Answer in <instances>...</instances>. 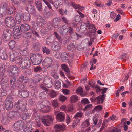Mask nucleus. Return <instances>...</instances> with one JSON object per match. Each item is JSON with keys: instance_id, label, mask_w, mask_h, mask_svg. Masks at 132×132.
<instances>
[{"instance_id": "nucleus-1", "label": "nucleus", "mask_w": 132, "mask_h": 132, "mask_svg": "<svg viewBox=\"0 0 132 132\" xmlns=\"http://www.w3.org/2000/svg\"><path fill=\"white\" fill-rule=\"evenodd\" d=\"M16 63L18 64L20 69H24L30 67L31 62L28 57H18L16 60Z\"/></svg>"}, {"instance_id": "nucleus-2", "label": "nucleus", "mask_w": 132, "mask_h": 132, "mask_svg": "<svg viewBox=\"0 0 132 132\" xmlns=\"http://www.w3.org/2000/svg\"><path fill=\"white\" fill-rule=\"evenodd\" d=\"M30 57L33 65H37L41 63L42 56L40 54L31 53L30 55Z\"/></svg>"}, {"instance_id": "nucleus-3", "label": "nucleus", "mask_w": 132, "mask_h": 132, "mask_svg": "<svg viewBox=\"0 0 132 132\" xmlns=\"http://www.w3.org/2000/svg\"><path fill=\"white\" fill-rule=\"evenodd\" d=\"M27 102L24 99L19 100L15 103L16 108L22 111L27 110Z\"/></svg>"}, {"instance_id": "nucleus-4", "label": "nucleus", "mask_w": 132, "mask_h": 132, "mask_svg": "<svg viewBox=\"0 0 132 132\" xmlns=\"http://www.w3.org/2000/svg\"><path fill=\"white\" fill-rule=\"evenodd\" d=\"M19 71L18 67L16 65L11 66L10 70L8 71L9 75L10 76H16L18 75Z\"/></svg>"}, {"instance_id": "nucleus-5", "label": "nucleus", "mask_w": 132, "mask_h": 132, "mask_svg": "<svg viewBox=\"0 0 132 132\" xmlns=\"http://www.w3.org/2000/svg\"><path fill=\"white\" fill-rule=\"evenodd\" d=\"M5 21V23L8 27L12 28L15 25L16 23L15 19L12 16L6 17Z\"/></svg>"}, {"instance_id": "nucleus-6", "label": "nucleus", "mask_w": 132, "mask_h": 132, "mask_svg": "<svg viewBox=\"0 0 132 132\" xmlns=\"http://www.w3.org/2000/svg\"><path fill=\"white\" fill-rule=\"evenodd\" d=\"M13 98L11 96H8L5 101L6 108L8 110H11L13 107Z\"/></svg>"}, {"instance_id": "nucleus-7", "label": "nucleus", "mask_w": 132, "mask_h": 132, "mask_svg": "<svg viewBox=\"0 0 132 132\" xmlns=\"http://www.w3.org/2000/svg\"><path fill=\"white\" fill-rule=\"evenodd\" d=\"M23 123V120H19L17 121L13 125V130L17 132L20 131L21 128H22Z\"/></svg>"}, {"instance_id": "nucleus-8", "label": "nucleus", "mask_w": 132, "mask_h": 132, "mask_svg": "<svg viewBox=\"0 0 132 132\" xmlns=\"http://www.w3.org/2000/svg\"><path fill=\"white\" fill-rule=\"evenodd\" d=\"M11 35L12 32L11 31L7 29L4 31L2 37L4 40L7 41L11 38Z\"/></svg>"}, {"instance_id": "nucleus-9", "label": "nucleus", "mask_w": 132, "mask_h": 132, "mask_svg": "<svg viewBox=\"0 0 132 132\" xmlns=\"http://www.w3.org/2000/svg\"><path fill=\"white\" fill-rule=\"evenodd\" d=\"M18 52L15 50H13L10 53V60L12 62L15 61L17 59L18 57H18Z\"/></svg>"}, {"instance_id": "nucleus-10", "label": "nucleus", "mask_w": 132, "mask_h": 132, "mask_svg": "<svg viewBox=\"0 0 132 132\" xmlns=\"http://www.w3.org/2000/svg\"><path fill=\"white\" fill-rule=\"evenodd\" d=\"M59 32L60 34L63 35H68L69 33V27L65 25L61 26Z\"/></svg>"}, {"instance_id": "nucleus-11", "label": "nucleus", "mask_w": 132, "mask_h": 132, "mask_svg": "<svg viewBox=\"0 0 132 132\" xmlns=\"http://www.w3.org/2000/svg\"><path fill=\"white\" fill-rule=\"evenodd\" d=\"M26 10L30 13L36 16L37 13L34 6L30 4L28 5L26 8Z\"/></svg>"}, {"instance_id": "nucleus-12", "label": "nucleus", "mask_w": 132, "mask_h": 132, "mask_svg": "<svg viewBox=\"0 0 132 132\" xmlns=\"http://www.w3.org/2000/svg\"><path fill=\"white\" fill-rule=\"evenodd\" d=\"M6 50L4 48H0V57L3 60H6L8 59Z\"/></svg>"}, {"instance_id": "nucleus-13", "label": "nucleus", "mask_w": 132, "mask_h": 132, "mask_svg": "<svg viewBox=\"0 0 132 132\" xmlns=\"http://www.w3.org/2000/svg\"><path fill=\"white\" fill-rule=\"evenodd\" d=\"M1 122L3 125H7L9 122V119L7 114L6 113H3L2 116Z\"/></svg>"}, {"instance_id": "nucleus-14", "label": "nucleus", "mask_w": 132, "mask_h": 132, "mask_svg": "<svg viewBox=\"0 0 132 132\" xmlns=\"http://www.w3.org/2000/svg\"><path fill=\"white\" fill-rule=\"evenodd\" d=\"M21 30L23 32L29 31L30 29V26L27 24H21L20 25Z\"/></svg>"}, {"instance_id": "nucleus-15", "label": "nucleus", "mask_w": 132, "mask_h": 132, "mask_svg": "<svg viewBox=\"0 0 132 132\" xmlns=\"http://www.w3.org/2000/svg\"><path fill=\"white\" fill-rule=\"evenodd\" d=\"M10 80L11 88L13 89L16 88L18 85L16 78L15 77H12L10 79Z\"/></svg>"}, {"instance_id": "nucleus-16", "label": "nucleus", "mask_w": 132, "mask_h": 132, "mask_svg": "<svg viewBox=\"0 0 132 132\" xmlns=\"http://www.w3.org/2000/svg\"><path fill=\"white\" fill-rule=\"evenodd\" d=\"M65 127L64 124H62V125L56 124L54 126V128L55 130L60 132L64 131L65 129Z\"/></svg>"}, {"instance_id": "nucleus-17", "label": "nucleus", "mask_w": 132, "mask_h": 132, "mask_svg": "<svg viewBox=\"0 0 132 132\" xmlns=\"http://www.w3.org/2000/svg\"><path fill=\"white\" fill-rule=\"evenodd\" d=\"M7 6L5 4H3L0 7V16H3L6 13L7 11Z\"/></svg>"}, {"instance_id": "nucleus-18", "label": "nucleus", "mask_w": 132, "mask_h": 132, "mask_svg": "<svg viewBox=\"0 0 132 132\" xmlns=\"http://www.w3.org/2000/svg\"><path fill=\"white\" fill-rule=\"evenodd\" d=\"M65 118V114L63 112H60L56 116L57 120L62 122L64 121Z\"/></svg>"}, {"instance_id": "nucleus-19", "label": "nucleus", "mask_w": 132, "mask_h": 132, "mask_svg": "<svg viewBox=\"0 0 132 132\" xmlns=\"http://www.w3.org/2000/svg\"><path fill=\"white\" fill-rule=\"evenodd\" d=\"M42 121L45 125L48 126L50 125V116L48 115L42 118Z\"/></svg>"}, {"instance_id": "nucleus-20", "label": "nucleus", "mask_w": 132, "mask_h": 132, "mask_svg": "<svg viewBox=\"0 0 132 132\" xmlns=\"http://www.w3.org/2000/svg\"><path fill=\"white\" fill-rule=\"evenodd\" d=\"M61 46L57 42H54L52 44V48L53 50L57 51L60 49Z\"/></svg>"}, {"instance_id": "nucleus-21", "label": "nucleus", "mask_w": 132, "mask_h": 132, "mask_svg": "<svg viewBox=\"0 0 132 132\" xmlns=\"http://www.w3.org/2000/svg\"><path fill=\"white\" fill-rule=\"evenodd\" d=\"M29 91H19L18 94L19 96L25 98L28 97L29 95Z\"/></svg>"}, {"instance_id": "nucleus-22", "label": "nucleus", "mask_w": 132, "mask_h": 132, "mask_svg": "<svg viewBox=\"0 0 132 132\" xmlns=\"http://www.w3.org/2000/svg\"><path fill=\"white\" fill-rule=\"evenodd\" d=\"M23 123L22 128L24 132H31L32 131L33 129L27 126L24 121Z\"/></svg>"}, {"instance_id": "nucleus-23", "label": "nucleus", "mask_w": 132, "mask_h": 132, "mask_svg": "<svg viewBox=\"0 0 132 132\" xmlns=\"http://www.w3.org/2000/svg\"><path fill=\"white\" fill-rule=\"evenodd\" d=\"M105 95L102 94L95 98L96 102L97 104H99L100 102L103 103L104 99L105 97Z\"/></svg>"}, {"instance_id": "nucleus-24", "label": "nucleus", "mask_w": 132, "mask_h": 132, "mask_svg": "<svg viewBox=\"0 0 132 132\" xmlns=\"http://www.w3.org/2000/svg\"><path fill=\"white\" fill-rule=\"evenodd\" d=\"M33 48L36 51H39L41 47L40 43L38 42L33 43Z\"/></svg>"}, {"instance_id": "nucleus-25", "label": "nucleus", "mask_w": 132, "mask_h": 132, "mask_svg": "<svg viewBox=\"0 0 132 132\" xmlns=\"http://www.w3.org/2000/svg\"><path fill=\"white\" fill-rule=\"evenodd\" d=\"M23 19L24 21H29L31 19V15L29 13H25L23 15Z\"/></svg>"}, {"instance_id": "nucleus-26", "label": "nucleus", "mask_w": 132, "mask_h": 132, "mask_svg": "<svg viewBox=\"0 0 132 132\" xmlns=\"http://www.w3.org/2000/svg\"><path fill=\"white\" fill-rule=\"evenodd\" d=\"M4 85L2 86V88L0 89V96L2 97L6 95L7 94L6 91L4 89Z\"/></svg>"}, {"instance_id": "nucleus-27", "label": "nucleus", "mask_w": 132, "mask_h": 132, "mask_svg": "<svg viewBox=\"0 0 132 132\" xmlns=\"http://www.w3.org/2000/svg\"><path fill=\"white\" fill-rule=\"evenodd\" d=\"M30 116L31 114L30 113H23L21 114V117L23 120H25L29 119Z\"/></svg>"}, {"instance_id": "nucleus-28", "label": "nucleus", "mask_w": 132, "mask_h": 132, "mask_svg": "<svg viewBox=\"0 0 132 132\" xmlns=\"http://www.w3.org/2000/svg\"><path fill=\"white\" fill-rule=\"evenodd\" d=\"M40 86L45 91L42 92L40 93L39 96H40V95H44L46 92V93H47L48 95H49V93H50V91L48 90L47 88L44 86L42 84L40 85Z\"/></svg>"}, {"instance_id": "nucleus-29", "label": "nucleus", "mask_w": 132, "mask_h": 132, "mask_svg": "<svg viewBox=\"0 0 132 132\" xmlns=\"http://www.w3.org/2000/svg\"><path fill=\"white\" fill-rule=\"evenodd\" d=\"M35 78L36 80L35 81V82L36 83L39 82L41 80L43 79V77L42 76L39 74H37L35 76Z\"/></svg>"}, {"instance_id": "nucleus-30", "label": "nucleus", "mask_w": 132, "mask_h": 132, "mask_svg": "<svg viewBox=\"0 0 132 132\" xmlns=\"http://www.w3.org/2000/svg\"><path fill=\"white\" fill-rule=\"evenodd\" d=\"M44 64L45 65V68H48L50 67V58H46L44 61Z\"/></svg>"}, {"instance_id": "nucleus-31", "label": "nucleus", "mask_w": 132, "mask_h": 132, "mask_svg": "<svg viewBox=\"0 0 132 132\" xmlns=\"http://www.w3.org/2000/svg\"><path fill=\"white\" fill-rule=\"evenodd\" d=\"M89 119H87L83 122L81 126L82 127L84 128L88 127L89 125Z\"/></svg>"}, {"instance_id": "nucleus-32", "label": "nucleus", "mask_w": 132, "mask_h": 132, "mask_svg": "<svg viewBox=\"0 0 132 132\" xmlns=\"http://www.w3.org/2000/svg\"><path fill=\"white\" fill-rule=\"evenodd\" d=\"M67 49L69 51H73L75 50V47L74 44L73 43H71L68 45Z\"/></svg>"}, {"instance_id": "nucleus-33", "label": "nucleus", "mask_w": 132, "mask_h": 132, "mask_svg": "<svg viewBox=\"0 0 132 132\" xmlns=\"http://www.w3.org/2000/svg\"><path fill=\"white\" fill-rule=\"evenodd\" d=\"M68 57V55L66 53L64 52L62 54L61 57L63 62L66 61L67 60Z\"/></svg>"}, {"instance_id": "nucleus-34", "label": "nucleus", "mask_w": 132, "mask_h": 132, "mask_svg": "<svg viewBox=\"0 0 132 132\" xmlns=\"http://www.w3.org/2000/svg\"><path fill=\"white\" fill-rule=\"evenodd\" d=\"M19 80L20 82H22L23 83H26L27 81V79H26V77H24V76H19Z\"/></svg>"}, {"instance_id": "nucleus-35", "label": "nucleus", "mask_w": 132, "mask_h": 132, "mask_svg": "<svg viewBox=\"0 0 132 132\" xmlns=\"http://www.w3.org/2000/svg\"><path fill=\"white\" fill-rule=\"evenodd\" d=\"M15 42L14 40H11L9 43V46L11 49L14 48L15 47Z\"/></svg>"}, {"instance_id": "nucleus-36", "label": "nucleus", "mask_w": 132, "mask_h": 132, "mask_svg": "<svg viewBox=\"0 0 132 132\" xmlns=\"http://www.w3.org/2000/svg\"><path fill=\"white\" fill-rule=\"evenodd\" d=\"M35 4L37 9L39 11H41L42 8L41 2L40 1H38L36 2Z\"/></svg>"}, {"instance_id": "nucleus-37", "label": "nucleus", "mask_w": 132, "mask_h": 132, "mask_svg": "<svg viewBox=\"0 0 132 132\" xmlns=\"http://www.w3.org/2000/svg\"><path fill=\"white\" fill-rule=\"evenodd\" d=\"M59 1H56L53 2L52 0H50V3H51L53 5H54L55 7L57 9L60 7L59 4Z\"/></svg>"}, {"instance_id": "nucleus-38", "label": "nucleus", "mask_w": 132, "mask_h": 132, "mask_svg": "<svg viewBox=\"0 0 132 132\" xmlns=\"http://www.w3.org/2000/svg\"><path fill=\"white\" fill-rule=\"evenodd\" d=\"M15 19L16 21L20 23L22 20L21 14L20 13H17L16 15Z\"/></svg>"}, {"instance_id": "nucleus-39", "label": "nucleus", "mask_w": 132, "mask_h": 132, "mask_svg": "<svg viewBox=\"0 0 132 132\" xmlns=\"http://www.w3.org/2000/svg\"><path fill=\"white\" fill-rule=\"evenodd\" d=\"M32 36L31 33L27 32L23 34V37L27 39H28L31 38Z\"/></svg>"}, {"instance_id": "nucleus-40", "label": "nucleus", "mask_w": 132, "mask_h": 132, "mask_svg": "<svg viewBox=\"0 0 132 132\" xmlns=\"http://www.w3.org/2000/svg\"><path fill=\"white\" fill-rule=\"evenodd\" d=\"M78 97L76 95L72 96L70 98V100L72 102L75 103L78 100Z\"/></svg>"}, {"instance_id": "nucleus-41", "label": "nucleus", "mask_w": 132, "mask_h": 132, "mask_svg": "<svg viewBox=\"0 0 132 132\" xmlns=\"http://www.w3.org/2000/svg\"><path fill=\"white\" fill-rule=\"evenodd\" d=\"M61 67L63 70H64L67 73H69L70 70L67 65L65 64H62L61 65Z\"/></svg>"}, {"instance_id": "nucleus-42", "label": "nucleus", "mask_w": 132, "mask_h": 132, "mask_svg": "<svg viewBox=\"0 0 132 132\" xmlns=\"http://www.w3.org/2000/svg\"><path fill=\"white\" fill-rule=\"evenodd\" d=\"M28 85L31 88H33L34 86V85L36 83L35 82V81L33 79H30L28 82Z\"/></svg>"}, {"instance_id": "nucleus-43", "label": "nucleus", "mask_w": 132, "mask_h": 132, "mask_svg": "<svg viewBox=\"0 0 132 132\" xmlns=\"http://www.w3.org/2000/svg\"><path fill=\"white\" fill-rule=\"evenodd\" d=\"M55 87L56 89H58L61 87V83L58 80H56L54 82Z\"/></svg>"}, {"instance_id": "nucleus-44", "label": "nucleus", "mask_w": 132, "mask_h": 132, "mask_svg": "<svg viewBox=\"0 0 132 132\" xmlns=\"http://www.w3.org/2000/svg\"><path fill=\"white\" fill-rule=\"evenodd\" d=\"M20 31L18 26L15 27L13 29V34L16 35V34L20 33Z\"/></svg>"}, {"instance_id": "nucleus-45", "label": "nucleus", "mask_w": 132, "mask_h": 132, "mask_svg": "<svg viewBox=\"0 0 132 132\" xmlns=\"http://www.w3.org/2000/svg\"><path fill=\"white\" fill-rule=\"evenodd\" d=\"M28 53V50L27 48H25L23 50H21L20 51V54L23 55H27Z\"/></svg>"}, {"instance_id": "nucleus-46", "label": "nucleus", "mask_w": 132, "mask_h": 132, "mask_svg": "<svg viewBox=\"0 0 132 132\" xmlns=\"http://www.w3.org/2000/svg\"><path fill=\"white\" fill-rule=\"evenodd\" d=\"M83 115L81 111H79L77 112L76 114L75 115L74 118H81L82 117Z\"/></svg>"}, {"instance_id": "nucleus-47", "label": "nucleus", "mask_w": 132, "mask_h": 132, "mask_svg": "<svg viewBox=\"0 0 132 132\" xmlns=\"http://www.w3.org/2000/svg\"><path fill=\"white\" fill-rule=\"evenodd\" d=\"M60 18L59 17L54 19L53 21V24H54L57 25L60 22Z\"/></svg>"}, {"instance_id": "nucleus-48", "label": "nucleus", "mask_w": 132, "mask_h": 132, "mask_svg": "<svg viewBox=\"0 0 132 132\" xmlns=\"http://www.w3.org/2000/svg\"><path fill=\"white\" fill-rule=\"evenodd\" d=\"M74 21L77 23H78L81 20V18L79 15H76L74 18Z\"/></svg>"}, {"instance_id": "nucleus-49", "label": "nucleus", "mask_w": 132, "mask_h": 132, "mask_svg": "<svg viewBox=\"0 0 132 132\" xmlns=\"http://www.w3.org/2000/svg\"><path fill=\"white\" fill-rule=\"evenodd\" d=\"M59 98L60 100L62 102H64L67 99L66 97L63 95H60L59 96Z\"/></svg>"}, {"instance_id": "nucleus-50", "label": "nucleus", "mask_w": 132, "mask_h": 132, "mask_svg": "<svg viewBox=\"0 0 132 132\" xmlns=\"http://www.w3.org/2000/svg\"><path fill=\"white\" fill-rule=\"evenodd\" d=\"M43 53H46V54H50V49H48L46 47H44L42 48Z\"/></svg>"}, {"instance_id": "nucleus-51", "label": "nucleus", "mask_w": 132, "mask_h": 132, "mask_svg": "<svg viewBox=\"0 0 132 132\" xmlns=\"http://www.w3.org/2000/svg\"><path fill=\"white\" fill-rule=\"evenodd\" d=\"M72 6L75 9H80V8L79 5H77L74 2H72L71 3Z\"/></svg>"}, {"instance_id": "nucleus-52", "label": "nucleus", "mask_w": 132, "mask_h": 132, "mask_svg": "<svg viewBox=\"0 0 132 132\" xmlns=\"http://www.w3.org/2000/svg\"><path fill=\"white\" fill-rule=\"evenodd\" d=\"M61 20L65 24H68L69 23V20L67 18L64 17L62 16L61 17Z\"/></svg>"}, {"instance_id": "nucleus-53", "label": "nucleus", "mask_w": 132, "mask_h": 132, "mask_svg": "<svg viewBox=\"0 0 132 132\" xmlns=\"http://www.w3.org/2000/svg\"><path fill=\"white\" fill-rule=\"evenodd\" d=\"M57 95L56 93L53 90L50 91V97L53 98L55 97Z\"/></svg>"}, {"instance_id": "nucleus-54", "label": "nucleus", "mask_w": 132, "mask_h": 132, "mask_svg": "<svg viewBox=\"0 0 132 132\" xmlns=\"http://www.w3.org/2000/svg\"><path fill=\"white\" fill-rule=\"evenodd\" d=\"M121 58L122 59H124L126 61H127L128 60V57L125 53L123 54L121 56Z\"/></svg>"}, {"instance_id": "nucleus-55", "label": "nucleus", "mask_w": 132, "mask_h": 132, "mask_svg": "<svg viewBox=\"0 0 132 132\" xmlns=\"http://www.w3.org/2000/svg\"><path fill=\"white\" fill-rule=\"evenodd\" d=\"M42 68L40 66H37L34 67L33 70L34 72H37L41 70Z\"/></svg>"}, {"instance_id": "nucleus-56", "label": "nucleus", "mask_w": 132, "mask_h": 132, "mask_svg": "<svg viewBox=\"0 0 132 132\" xmlns=\"http://www.w3.org/2000/svg\"><path fill=\"white\" fill-rule=\"evenodd\" d=\"M31 30L32 33L33 34L36 35L38 38L40 37L37 31H36V30L34 28H32Z\"/></svg>"}, {"instance_id": "nucleus-57", "label": "nucleus", "mask_w": 132, "mask_h": 132, "mask_svg": "<svg viewBox=\"0 0 132 132\" xmlns=\"http://www.w3.org/2000/svg\"><path fill=\"white\" fill-rule=\"evenodd\" d=\"M80 120L79 119H77L74 120L73 125H72L73 127L74 128L77 126V124L79 122Z\"/></svg>"}, {"instance_id": "nucleus-58", "label": "nucleus", "mask_w": 132, "mask_h": 132, "mask_svg": "<svg viewBox=\"0 0 132 132\" xmlns=\"http://www.w3.org/2000/svg\"><path fill=\"white\" fill-rule=\"evenodd\" d=\"M62 53L59 52H57L55 55V57L57 59H60L61 57Z\"/></svg>"}, {"instance_id": "nucleus-59", "label": "nucleus", "mask_w": 132, "mask_h": 132, "mask_svg": "<svg viewBox=\"0 0 132 132\" xmlns=\"http://www.w3.org/2000/svg\"><path fill=\"white\" fill-rule=\"evenodd\" d=\"M52 105L55 107H57L58 106L59 103L57 100H54L53 101Z\"/></svg>"}, {"instance_id": "nucleus-60", "label": "nucleus", "mask_w": 132, "mask_h": 132, "mask_svg": "<svg viewBox=\"0 0 132 132\" xmlns=\"http://www.w3.org/2000/svg\"><path fill=\"white\" fill-rule=\"evenodd\" d=\"M37 22L38 23H42L43 21V19L42 17L41 16H38L37 19Z\"/></svg>"}, {"instance_id": "nucleus-61", "label": "nucleus", "mask_w": 132, "mask_h": 132, "mask_svg": "<svg viewBox=\"0 0 132 132\" xmlns=\"http://www.w3.org/2000/svg\"><path fill=\"white\" fill-rule=\"evenodd\" d=\"M116 116H111L109 117L106 120L107 122L111 120L114 121L116 119Z\"/></svg>"}, {"instance_id": "nucleus-62", "label": "nucleus", "mask_w": 132, "mask_h": 132, "mask_svg": "<svg viewBox=\"0 0 132 132\" xmlns=\"http://www.w3.org/2000/svg\"><path fill=\"white\" fill-rule=\"evenodd\" d=\"M5 70H0V79H1L5 75Z\"/></svg>"}, {"instance_id": "nucleus-63", "label": "nucleus", "mask_w": 132, "mask_h": 132, "mask_svg": "<svg viewBox=\"0 0 132 132\" xmlns=\"http://www.w3.org/2000/svg\"><path fill=\"white\" fill-rule=\"evenodd\" d=\"M62 92L65 95H68L70 94V91L68 89H62Z\"/></svg>"}, {"instance_id": "nucleus-64", "label": "nucleus", "mask_w": 132, "mask_h": 132, "mask_svg": "<svg viewBox=\"0 0 132 132\" xmlns=\"http://www.w3.org/2000/svg\"><path fill=\"white\" fill-rule=\"evenodd\" d=\"M117 128L112 126L110 128V129L109 130L110 132H115L117 131Z\"/></svg>"}]
</instances>
